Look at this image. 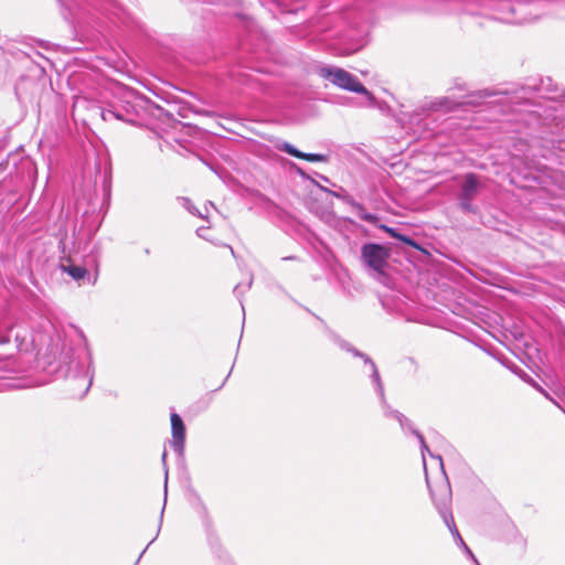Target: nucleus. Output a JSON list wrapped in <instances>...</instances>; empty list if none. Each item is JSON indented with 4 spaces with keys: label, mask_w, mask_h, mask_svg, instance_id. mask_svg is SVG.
I'll list each match as a JSON object with an SVG mask.
<instances>
[{
    "label": "nucleus",
    "mask_w": 565,
    "mask_h": 565,
    "mask_svg": "<svg viewBox=\"0 0 565 565\" xmlns=\"http://www.w3.org/2000/svg\"><path fill=\"white\" fill-rule=\"evenodd\" d=\"M60 362L62 367H65V376L70 384L78 390L74 395L79 398L84 397L88 393L94 377L93 358L86 344L64 343Z\"/></svg>",
    "instance_id": "nucleus-1"
},
{
    "label": "nucleus",
    "mask_w": 565,
    "mask_h": 565,
    "mask_svg": "<svg viewBox=\"0 0 565 565\" xmlns=\"http://www.w3.org/2000/svg\"><path fill=\"white\" fill-rule=\"evenodd\" d=\"M333 340L339 345L340 349H342L347 352H350L351 354H353L356 358L362 359L364 361V364L369 366L370 377H371L372 384L374 385L375 392L377 393V395L381 398V403H382L385 416L395 418L399 423L403 430L409 431L414 436L417 437V439L419 440V444H420L423 461H425V454L429 452L430 450L425 443L424 436L412 426L408 418H406L398 411L392 409L388 406V404L386 403L384 385H383V382H382V379H381V375H380V372L377 370L375 362L369 355L359 351L358 349L352 347L345 340H342L339 337H334Z\"/></svg>",
    "instance_id": "nucleus-2"
},
{
    "label": "nucleus",
    "mask_w": 565,
    "mask_h": 565,
    "mask_svg": "<svg viewBox=\"0 0 565 565\" xmlns=\"http://www.w3.org/2000/svg\"><path fill=\"white\" fill-rule=\"evenodd\" d=\"M449 92L448 96L436 97L429 102L424 103L419 108L411 115V121L420 124L428 128L429 124L436 119L438 113L447 114L457 110L463 105H473V99L465 100V98L473 97L469 94L465 83H456Z\"/></svg>",
    "instance_id": "nucleus-3"
},
{
    "label": "nucleus",
    "mask_w": 565,
    "mask_h": 565,
    "mask_svg": "<svg viewBox=\"0 0 565 565\" xmlns=\"http://www.w3.org/2000/svg\"><path fill=\"white\" fill-rule=\"evenodd\" d=\"M428 454L431 457V459L436 461V463L440 470V475H441V482L438 487L435 488L431 484L430 479L428 477L426 460L424 461L426 482L429 488L431 499L435 503V507H436L439 515L441 516L446 526L449 529V531L454 535L456 542L461 541L462 537L460 536V534L458 532V529L456 526V523H455V520H454V516L451 513V509H450L451 489H450V484L447 480V477H446V473L444 470L443 459L439 455H433L430 451Z\"/></svg>",
    "instance_id": "nucleus-4"
},
{
    "label": "nucleus",
    "mask_w": 565,
    "mask_h": 565,
    "mask_svg": "<svg viewBox=\"0 0 565 565\" xmlns=\"http://www.w3.org/2000/svg\"><path fill=\"white\" fill-rule=\"evenodd\" d=\"M143 98L134 89H120L117 102H113L107 108L102 110L104 120H121L131 125H136L141 118L143 111Z\"/></svg>",
    "instance_id": "nucleus-5"
},
{
    "label": "nucleus",
    "mask_w": 565,
    "mask_h": 565,
    "mask_svg": "<svg viewBox=\"0 0 565 565\" xmlns=\"http://www.w3.org/2000/svg\"><path fill=\"white\" fill-rule=\"evenodd\" d=\"M318 74L320 77L328 79L341 89L365 95L369 99L373 98L372 94L364 87L358 77L343 68L335 66H322L319 67Z\"/></svg>",
    "instance_id": "nucleus-6"
},
{
    "label": "nucleus",
    "mask_w": 565,
    "mask_h": 565,
    "mask_svg": "<svg viewBox=\"0 0 565 565\" xmlns=\"http://www.w3.org/2000/svg\"><path fill=\"white\" fill-rule=\"evenodd\" d=\"M361 256L364 264L379 275H383L387 266V249L375 243L364 244L361 248Z\"/></svg>",
    "instance_id": "nucleus-7"
},
{
    "label": "nucleus",
    "mask_w": 565,
    "mask_h": 565,
    "mask_svg": "<svg viewBox=\"0 0 565 565\" xmlns=\"http://www.w3.org/2000/svg\"><path fill=\"white\" fill-rule=\"evenodd\" d=\"M479 178L475 173H467L461 184L460 193L458 196L460 209L466 213H477V207L473 205V200L479 192Z\"/></svg>",
    "instance_id": "nucleus-8"
},
{
    "label": "nucleus",
    "mask_w": 565,
    "mask_h": 565,
    "mask_svg": "<svg viewBox=\"0 0 565 565\" xmlns=\"http://www.w3.org/2000/svg\"><path fill=\"white\" fill-rule=\"evenodd\" d=\"M65 238H66V232L64 231V233L61 234V237L58 241V247L62 249L63 254H65V248H66ZM60 267H61L62 271L66 273L68 276H71L77 282H79L84 279H87L88 284L94 285L97 280V277H94V279H92L88 270L85 267L73 264L70 254L61 257Z\"/></svg>",
    "instance_id": "nucleus-9"
},
{
    "label": "nucleus",
    "mask_w": 565,
    "mask_h": 565,
    "mask_svg": "<svg viewBox=\"0 0 565 565\" xmlns=\"http://www.w3.org/2000/svg\"><path fill=\"white\" fill-rule=\"evenodd\" d=\"M63 8L62 14L65 20L81 21V12L86 10V6L100 11L104 0H57Z\"/></svg>",
    "instance_id": "nucleus-10"
},
{
    "label": "nucleus",
    "mask_w": 565,
    "mask_h": 565,
    "mask_svg": "<svg viewBox=\"0 0 565 565\" xmlns=\"http://www.w3.org/2000/svg\"><path fill=\"white\" fill-rule=\"evenodd\" d=\"M170 420L172 431L171 447L178 456L182 457L185 444V425L181 416L177 413L171 414Z\"/></svg>",
    "instance_id": "nucleus-11"
},
{
    "label": "nucleus",
    "mask_w": 565,
    "mask_h": 565,
    "mask_svg": "<svg viewBox=\"0 0 565 565\" xmlns=\"http://www.w3.org/2000/svg\"><path fill=\"white\" fill-rule=\"evenodd\" d=\"M323 191L330 193L332 196L340 199L341 201L350 205L356 213L358 217L361 218L362 221H365L370 224L376 223L377 216L366 212L364 206L361 203L356 202L350 194L347 193V191H331L329 189H323Z\"/></svg>",
    "instance_id": "nucleus-12"
},
{
    "label": "nucleus",
    "mask_w": 565,
    "mask_h": 565,
    "mask_svg": "<svg viewBox=\"0 0 565 565\" xmlns=\"http://www.w3.org/2000/svg\"><path fill=\"white\" fill-rule=\"evenodd\" d=\"M280 151H284L292 157L303 159L310 162H327L328 156L322 153H307L298 150L295 146L289 142H281L277 146Z\"/></svg>",
    "instance_id": "nucleus-13"
},
{
    "label": "nucleus",
    "mask_w": 565,
    "mask_h": 565,
    "mask_svg": "<svg viewBox=\"0 0 565 565\" xmlns=\"http://www.w3.org/2000/svg\"><path fill=\"white\" fill-rule=\"evenodd\" d=\"M244 294H245L244 285L243 284H237L235 286V288H234V295L238 299V301L241 303V307H242V311H243V326H245V319H246V311H245V305H244ZM242 332H244V327H242ZM242 337H243V333H241V338Z\"/></svg>",
    "instance_id": "nucleus-14"
},
{
    "label": "nucleus",
    "mask_w": 565,
    "mask_h": 565,
    "mask_svg": "<svg viewBox=\"0 0 565 565\" xmlns=\"http://www.w3.org/2000/svg\"><path fill=\"white\" fill-rule=\"evenodd\" d=\"M182 206L189 211V213L196 215L201 218H205L206 216L199 211V209L192 203V201L189 198L181 196L178 199Z\"/></svg>",
    "instance_id": "nucleus-15"
},
{
    "label": "nucleus",
    "mask_w": 565,
    "mask_h": 565,
    "mask_svg": "<svg viewBox=\"0 0 565 565\" xmlns=\"http://www.w3.org/2000/svg\"><path fill=\"white\" fill-rule=\"evenodd\" d=\"M22 170H25L28 173V177L31 179L36 173V168L34 162L30 158H22L20 161Z\"/></svg>",
    "instance_id": "nucleus-16"
},
{
    "label": "nucleus",
    "mask_w": 565,
    "mask_h": 565,
    "mask_svg": "<svg viewBox=\"0 0 565 565\" xmlns=\"http://www.w3.org/2000/svg\"><path fill=\"white\" fill-rule=\"evenodd\" d=\"M384 228H385V231H386L387 233H390V235H391L392 237L397 238V239H399V241H402V242H404V243H406V244H408V245H411V246H416V243H415V242H414V239H412L411 237L405 236V235H402V234H398V233H397L394 228H392V227H386V226H384Z\"/></svg>",
    "instance_id": "nucleus-17"
},
{
    "label": "nucleus",
    "mask_w": 565,
    "mask_h": 565,
    "mask_svg": "<svg viewBox=\"0 0 565 565\" xmlns=\"http://www.w3.org/2000/svg\"><path fill=\"white\" fill-rule=\"evenodd\" d=\"M10 337L8 331L0 329V344L9 343Z\"/></svg>",
    "instance_id": "nucleus-18"
},
{
    "label": "nucleus",
    "mask_w": 565,
    "mask_h": 565,
    "mask_svg": "<svg viewBox=\"0 0 565 565\" xmlns=\"http://www.w3.org/2000/svg\"><path fill=\"white\" fill-rule=\"evenodd\" d=\"M463 551L467 553V555H469V557H471L473 559V562L479 565L478 561L476 559L475 555L472 554L471 550L465 545L463 547Z\"/></svg>",
    "instance_id": "nucleus-19"
},
{
    "label": "nucleus",
    "mask_w": 565,
    "mask_h": 565,
    "mask_svg": "<svg viewBox=\"0 0 565 565\" xmlns=\"http://www.w3.org/2000/svg\"><path fill=\"white\" fill-rule=\"evenodd\" d=\"M479 97H490L494 95L493 92H490L489 89L481 90L477 94Z\"/></svg>",
    "instance_id": "nucleus-20"
},
{
    "label": "nucleus",
    "mask_w": 565,
    "mask_h": 565,
    "mask_svg": "<svg viewBox=\"0 0 565 565\" xmlns=\"http://www.w3.org/2000/svg\"><path fill=\"white\" fill-rule=\"evenodd\" d=\"M230 14H233V15L239 18L241 20H245L246 19V14L241 12V11L233 10L232 12H230Z\"/></svg>",
    "instance_id": "nucleus-21"
},
{
    "label": "nucleus",
    "mask_w": 565,
    "mask_h": 565,
    "mask_svg": "<svg viewBox=\"0 0 565 565\" xmlns=\"http://www.w3.org/2000/svg\"><path fill=\"white\" fill-rule=\"evenodd\" d=\"M164 507H166V504H163L162 510H161V512H160L159 527H158V531H157L156 537L158 536V534H159V532H160V529H161L162 518H163V512H164Z\"/></svg>",
    "instance_id": "nucleus-22"
},
{
    "label": "nucleus",
    "mask_w": 565,
    "mask_h": 565,
    "mask_svg": "<svg viewBox=\"0 0 565 565\" xmlns=\"http://www.w3.org/2000/svg\"><path fill=\"white\" fill-rule=\"evenodd\" d=\"M156 540V537L153 540L150 541V543L146 546L145 550H142V552L140 553L139 557L137 558L136 563L134 565H137L140 561V558L142 557V555L146 553L147 548L149 547L150 544L153 543V541Z\"/></svg>",
    "instance_id": "nucleus-23"
},
{
    "label": "nucleus",
    "mask_w": 565,
    "mask_h": 565,
    "mask_svg": "<svg viewBox=\"0 0 565 565\" xmlns=\"http://www.w3.org/2000/svg\"><path fill=\"white\" fill-rule=\"evenodd\" d=\"M196 234L201 237H203V234H204V228L203 227H200L196 230Z\"/></svg>",
    "instance_id": "nucleus-24"
},
{
    "label": "nucleus",
    "mask_w": 565,
    "mask_h": 565,
    "mask_svg": "<svg viewBox=\"0 0 565 565\" xmlns=\"http://www.w3.org/2000/svg\"><path fill=\"white\" fill-rule=\"evenodd\" d=\"M196 234L201 237H203V234H204V228L203 227H200L196 230Z\"/></svg>",
    "instance_id": "nucleus-25"
},
{
    "label": "nucleus",
    "mask_w": 565,
    "mask_h": 565,
    "mask_svg": "<svg viewBox=\"0 0 565 565\" xmlns=\"http://www.w3.org/2000/svg\"><path fill=\"white\" fill-rule=\"evenodd\" d=\"M32 248L29 250V266H32V256H31Z\"/></svg>",
    "instance_id": "nucleus-26"
},
{
    "label": "nucleus",
    "mask_w": 565,
    "mask_h": 565,
    "mask_svg": "<svg viewBox=\"0 0 565 565\" xmlns=\"http://www.w3.org/2000/svg\"><path fill=\"white\" fill-rule=\"evenodd\" d=\"M164 476H166V483L168 482V469L166 468L164 470ZM164 489L167 490V484L164 486Z\"/></svg>",
    "instance_id": "nucleus-27"
},
{
    "label": "nucleus",
    "mask_w": 565,
    "mask_h": 565,
    "mask_svg": "<svg viewBox=\"0 0 565 565\" xmlns=\"http://www.w3.org/2000/svg\"><path fill=\"white\" fill-rule=\"evenodd\" d=\"M166 458H167V451L164 450L163 454H162V461H163L164 465H166Z\"/></svg>",
    "instance_id": "nucleus-28"
},
{
    "label": "nucleus",
    "mask_w": 565,
    "mask_h": 565,
    "mask_svg": "<svg viewBox=\"0 0 565 565\" xmlns=\"http://www.w3.org/2000/svg\"><path fill=\"white\" fill-rule=\"evenodd\" d=\"M457 543H458L461 547H463V546L466 545V543L463 542V540H462V539H461V541H457Z\"/></svg>",
    "instance_id": "nucleus-29"
},
{
    "label": "nucleus",
    "mask_w": 565,
    "mask_h": 565,
    "mask_svg": "<svg viewBox=\"0 0 565 565\" xmlns=\"http://www.w3.org/2000/svg\"><path fill=\"white\" fill-rule=\"evenodd\" d=\"M107 188H108V185H107V181H106V179H105V180H104V189H105V191H107V190H108Z\"/></svg>",
    "instance_id": "nucleus-30"
},
{
    "label": "nucleus",
    "mask_w": 565,
    "mask_h": 565,
    "mask_svg": "<svg viewBox=\"0 0 565 565\" xmlns=\"http://www.w3.org/2000/svg\"><path fill=\"white\" fill-rule=\"evenodd\" d=\"M201 505H202V507H201V508H202V511L205 513V512H206V508H205L203 504H201Z\"/></svg>",
    "instance_id": "nucleus-31"
},
{
    "label": "nucleus",
    "mask_w": 565,
    "mask_h": 565,
    "mask_svg": "<svg viewBox=\"0 0 565 565\" xmlns=\"http://www.w3.org/2000/svg\"><path fill=\"white\" fill-rule=\"evenodd\" d=\"M230 249H231L232 255L235 257L234 249L232 247H230Z\"/></svg>",
    "instance_id": "nucleus-32"
},
{
    "label": "nucleus",
    "mask_w": 565,
    "mask_h": 565,
    "mask_svg": "<svg viewBox=\"0 0 565 565\" xmlns=\"http://www.w3.org/2000/svg\"><path fill=\"white\" fill-rule=\"evenodd\" d=\"M145 253H146L147 255H148V254H150V249H149V248H146V249H145Z\"/></svg>",
    "instance_id": "nucleus-33"
},
{
    "label": "nucleus",
    "mask_w": 565,
    "mask_h": 565,
    "mask_svg": "<svg viewBox=\"0 0 565 565\" xmlns=\"http://www.w3.org/2000/svg\"><path fill=\"white\" fill-rule=\"evenodd\" d=\"M227 380V377L222 382L221 386L218 388H221L223 385H225V381Z\"/></svg>",
    "instance_id": "nucleus-34"
},
{
    "label": "nucleus",
    "mask_w": 565,
    "mask_h": 565,
    "mask_svg": "<svg viewBox=\"0 0 565 565\" xmlns=\"http://www.w3.org/2000/svg\"><path fill=\"white\" fill-rule=\"evenodd\" d=\"M541 392L544 393L546 397H548V393H545L543 390H541Z\"/></svg>",
    "instance_id": "nucleus-35"
}]
</instances>
